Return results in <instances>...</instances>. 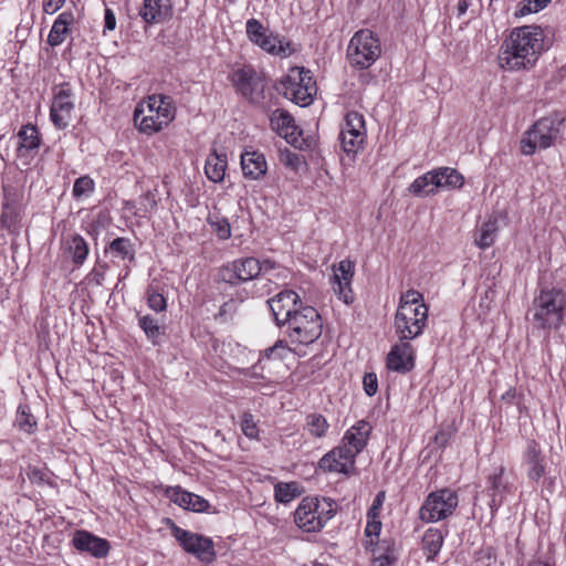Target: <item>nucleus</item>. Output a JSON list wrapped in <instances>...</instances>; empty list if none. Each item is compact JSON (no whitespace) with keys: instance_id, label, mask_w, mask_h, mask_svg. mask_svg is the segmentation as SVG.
Masks as SVG:
<instances>
[{"instance_id":"f257e3e1","label":"nucleus","mask_w":566,"mask_h":566,"mask_svg":"<svg viewBox=\"0 0 566 566\" xmlns=\"http://www.w3.org/2000/svg\"><path fill=\"white\" fill-rule=\"evenodd\" d=\"M543 50L544 34L541 27L514 28L501 45L499 65L509 71L530 70Z\"/></svg>"},{"instance_id":"f03ea898","label":"nucleus","mask_w":566,"mask_h":566,"mask_svg":"<svg viewBox=\"0 0 566 566\" xmlns=\"http://www.w3.org/2000/svg\"><path fill=\"white\" fill-rule=\"evenodd\" d=\"M428 321V307L423 296L416 290H408L400 296L395 315V332L400 340H410L422 334Z\"/></svg>"},{"instance_id":"7ed1b4c3","label":"nucleus","mask_w":566,"mask_h":566,"mask_svg":"<svg viewBox=\"0 0 566 566\" xmlns=\"http://www.w3.org/2000/svg\"><path fill=\"white\" fill-rule=\"evenodd\" d=\"M175 115L176 107L170 96L151 95L135 108L134 122L142 133L151 135L168 126Z\"/></svg>"},{"instance_id":"20e7f679","label":"nucleus","mask_w":566,"mask_h":566,"mask_svg":"<svg viewBox=\"0 0 566 566\" xmlns=\"http://www.w3.org/2000/svg\"><path fill=\"white\" fill-rule=\"evenodd\" d=\"M566 294L558 289H542L533 301V321L543 329H557L564 321Z\"/></svg>"},{"instance_id":"39448f33","label":"nucleus","mask_w":566,"mask_h":566,"mask_svg":"<svg viewBox=\"0 0 566 566\" xmlns=\"http://www.w3.org/2000/svg\"><path fill=\"white\" fill-rule=\"evenodd\" d=\"M564 122L565 117L558 113L538 119L524 134L521 140V151L530 156L533 155L536 149L551 147L560 137Z\"/></svg>"},{"instance_id":"423d86ee","label":"nucleus","mask_w":566,"mask_h":566,"mask_svg":"<svg viewBox=\"0 0 566 566\" xmlns=\"http://www.w3.org/2000/svg\"><path fill=\"white\" fill-rule=\"evenodd\" d=\"M292 344L310 345L319 338L323 331L321 315L313 306L300 305L298 311L285 323Z\"/></svg>"},{"instance_id":"0eeeda50","label":"nucleus","mask_w":566,"mask_h":566,"mask_svg":"<svg viewBox=\"0 0 566 566\" xmlns=\"http://www.w3.org/2000/svg\"><path fill=\"white\" fill-rule=\"evenodd\" d=\"M335 512L336 504L332 499L307 496L295 510L294 521L305 532H317L325 526Z\"/></svg>"},{"instance_id":"6e6552de","label":"nucleus","mask_w":566,"mask_h":566,"mask_svg":"<svg viewBox=\"0 0 566 566\" xmlns=\"http://www.w3.org/2000/svg\"><path fill=\"white\" fill-rule=\"evenodd\" d=\"M279 90L295 104L307 106L316 94V83L308 70L295 66L281 80Z\"/></svg>"},{"instance_id":"1a4fd4ad","label":"nucleus","mask_w":566,"mask_h":566,"mask_svg":"<svg viewBox=\"0 0 566 566\" xmlns=\"http://www.w3.org/2000/svg\"><path fill=\"white\" fill-rule=\"evenodd\" d=\"M379 39L369 30H359L350 39L347 48L349 63L358 69H367L380 56Z\"/></svg>"},{"instance_id":"9d476101","label":"nucleus","mask_w":566,"mask_h":566,"mask_svg":"<svg viewBox=\"0 0 566 566\" xmlns=\"http://www.w3.org/2000/svg\"><path fill=\"white\" fill-rule=\"evenodd\" d=\"M459 503L458 494L450 489L431 492L419 510L422 522L434 523L453 514Z\"/></svg>"},{"instance_id":"9b49d317","label":"nucleus","mask_w":566,"mask_h":566,"mask_svg":"<svg viewBox=\"0 0 566 566\" xmlns=\"http://www.w3.org/2000/svg\"><path fill=\"white\" fill-rule=\"evenodd\" d=\"M248 39L269 54L286 57L292 53L291 43L269 31L259 20L247 21Z\"/></svg>"},{"instance_id":"f8f14e48","label":"nucleus","mask_w":566,"mask_h":566,"mask_svg":"<svg viewBox=\"0 0 566 566\" xmlns=\"http://www.w3.org/2000/svg\"><path fill=\"white\" fill-rule=\"evenodd\" d=\"M171 531L175 538L187 553L195 555L203 563H210L214 558V545L209 537L186 531L174 523Z\"/></svg>"},{"instance_id":"ddd939ff","label":"nucleus","mask_w":566,"mask_h":566,"mask_svg":"<svg viewBox=\"0 0 566 566\" xmlns=\"http://www.w3.org/2000/svg\"><path fill=\"white\" fill-rule=\"evenodd\" d=\"M237 91L249 102L259 103L263 98L264 83L252 66H243L232 74Z\"/></svg>"},{"instance_id":"4468645a","label":"nucleus","mask_w":566,"mask_h":566,"mask_svg":"<svg viewBox=\"0 0 566 566\" xmlns=\"http://www.w3.org/2000/svg\"><path fill=\"white\" fill-rule=\"evenodd\" d=\"M366 137L364 116L357 112H349L342 125L339 139L345 153H356Z\"/></svg>"},{"instance_id":"2eb2a0df","label":"nucleus","mask_w":566,"mask_h":566,"mask_svg":"<svg viewBox=\"0 0 566 566\" xmlns=\"http://www.w3.org/2000/svg\"><path fill=\"white\" fill-rule=\"evenodd\" d=\"M270 124L281 137L295 148H302L305 139L303 132L296 126L292 115L283 109H275L270 117Z\"/></svg>"},{"instance_id":"dca6fc26","label":"nucleus","mask_w":566,"mask_h":566,"mask_svg":"<svg viewBox=\"0 0 566 566\" xmlns=\"http://www.w3.org/2000/svg\"><path fill=\"white\" fill-rule=\"evenodd\" d=\"M277 326H285L302 305L300 296L292 290H284L268 301Z\"/></svg>"},{"instance_id":"f3484780","label":"nucleus","mask_w":566,"mask_h":566,"mask_svg":"<svg viewBox=\"0 0 566 566\" xmlns=\"http://www.w3.org/2000/svg\"><path fill=\"white\" fill-rule=\"evenodd\" d=\"M522 468L532 483L538 484L546 475L545 457L535 441H530L522 455Z\"/></svg>"},{"instance_id":"a211bd4d","label":"nucleus","mask_w":566,"mask_h":566,"mask_svg":"<svg viewBox=\"0 0 566 566\" xmlns=\"http://www.w3.org/2000/svg\"><path fill=\"white\" fill-rule=\"evenodd\" d=\"M73 111L72 92L67 85L61 86L54 95L50 111L54 126L60 129L66 128L71 123Z\"/></svg>"},{"instance_id":"6ab92c4d","label":"nucleus","mask_w":566,"mask_h":566,"mask_svg":"<svg viewBox=\"0 0 566 566\" xmlns=\"http://www.w3.org/2000/svg\"><path fill=\"white\" fill-rule=\"evenodd\" d=\"M370 433L371 426L369 422L359 420L345 432L342 444L338 447L355 460L356 455L367 446Z\"/></svg>"},{"instance_id":"aec40b11","label":"nucleus","mask_w":566,"mask_h":566,"mask_svg":"<svg viewBox=\"0 0 566 566\" xmlns=\"http://www.w3.org/2000/svg\"><path fill=\"white\" fill-rule=\"evenodd\" d=\"M72 544L77 551L88 553L96 558L105 557L111 548L107 539L95 536L85 530L74 532Z\"/></svg>"},{"instance_id":"412c9836","label":"nucleus","mask_w":566,"mask_h":566,"mask_svg":"<svg viewBox=\"0 0 566 566\" xmlns=\"http://www.w3.org/2000/svg\"><path fill=\"white\" fill-rule=\"evenodd\" d=\"M504 472L505 468L500 465L488 475L486 492L491 499L490 507L493 512L502 505L505 493L512 492V484L504 478Z\"/></svg>"},{"instance_id":"4be33fe9","label":"nucleus","mask_w":566,"mask_h":566,"mask_svg":"<svg viewBox=\"0 0 566 566\" xmlns=\"http://www.w3.org/2000/svg\"><path fill=\"white\" fill-rule=\"evenodd\" d=\"M415 366L413 348L409 340H400L392 346L387 356V367L397 373H408Z\"/></svg>"},{"instance_id":"5701e85b","label":"nucleus","mask_w":566,"mask_h":566,"mask_svg":"<svg viewBox=\"0 0 566 566\" xmlns=\"http://www.w3.org/2000/svg\"><path fill=\"white\" fill-rule=\"evenodd\" d=\"M318 468L324 472H336L349 475L355 471V460L339 447H336L318 461Z\"/></svg>"},{"instance_id":"b1692460","label":"nucleus","mask_w":566,"mask_h":566,"mask_svg":"<svg viewBox=\"0 0 566 566\" xmlns=\"http://www.w3.org/2000/svg\"><path fill=\"white\" fill-rule=\"evenodd\" d=\"M354 266L349 260H343L337 266H334L333 289L346 304L353 301L350 283L354 276Z\"/></svg>"},{"instance_id":"393cba45","label":"nucleus","mask_w":566,"mask_h":566,"mask_svg":"<svg viewBox=\"0 0 566 566\" xmlns=\"http://www.w3.org/2000/svg\"><path fill=\"white\" fill-rule=\"evenodd\" d=\"M241 168L243 176L251 180L262 178L268 170L265 157L256 150H245L241 155Z\"/></svg>"},{"instance_id":"a878e982","label":"nucleus","mask_w":566,"mask_h":566,"mask_svg":"<svg viewBox=\"0 0 566 566\" xmlns=\"http://www.w3.org/2000/svg\"><path fill=\"white\" fill-rule=\"evenodd\" d=\"M168 494L176 504L193 512H203L209 507L207 500L197 494L184 491L179 486L168 490Z\"/></svg>"},{"instance_id":"bb28decb","label":"nucleus","mask_w":566,"mask_h":566,"mask_svg":"<svg viewBox=\"0 0 566 566\" xmlns=\"http://www.w3.org/2000/svg\"><path fill=\"white\" fill-rule=\"evenodd\" d=\"M74 18L71 12H62L54 21L52 29L48 36V43L51 46L62 44L69 33V25L73 22Z\"/></svg>"},{"instance_id":"cd10ccee","label":"nucleus","mask_w":566,"mask_h":566,"mask_svg":"<svg viewBox=\"0 0 566 566\" xmlns=\"http://www.w3.org/2000/svg\"><path fill=\"white\" fill-rule=\"evenodd\" d=\"M20 139L18 153L19 156H24L30 151L38 149L41 144V138L35 126L28 124L21 127L18 133Z\"/></svg>"},{"instance_id":"c85d7f7f","label":"nucleus","mask_w":566,"mask_h":566,"mask_svg":"<svg viewBox=\"0 0 566 566\" xmlns=\"http://www.w3.org/2000/svg\"><path fill=\"white\" fill-rule=\"evenodd\" d=\"M227 169V156L212 151L206 160L205 172L209 180L221 182L224 179Z\"/></svg>"},{"instance_id":"c756f323","label":"nucleus","mask_w":566,"mask_h":566,"mask_svg":"<svg viewBox=\"0 0 566 566\" xmlns=\"http://www.w3.org/2000/svg\"><path fill=\"white\" fill-rule=\"evenodd\" d=\"M437 177L436 170L432 169L416 178L409 186L408 191L418 197L433 195L437 190L436 185H440Z\"/></svg>"},{"instance_id":"7c9ffc66","label":"nucleus","mask_w":566,"mask_h":566,"mask_svg":"<svg viewBox=\"0 0 566 566\" xmlns=\"http://www.w3.org/2000/svg\"><path fill=\"white\" fill-rule=\"evenodd\" d=\"M241 283L252 281L261 274V261L253 258H240L232 261Z\"/></svg>"},{"instance_id":"2f4dec72","label":"nucleus","mask_w":566,"mask_h":566,"mask_svg":"<svg viewBox=\"0 0 566 566\" xmlns=\"http://www.w3.org/2000/svg\"><path fill=\"white\" fill-rule=\"evenodd\" d=\"M443 544V535L438 528H429L422 537V549L427 560H433Z\"/></svg>"},{"instance_id":"473e14b6","label":"nucleus","mask_w":566,"mask_h":566,"mask_svg":"<svg viewBox=\"0 0 566 566\" xmlns=\"http://www.w3.org/2000/svg\"><path fill=\"white\" fill-rule=\"evenodd\" d=\"M106 252H109L114 258H117L122 261H133L135 259L134 245L128 238L124 237L114 239L108 244Z\"/></svg>"},{"instance_id":"72a5a7b5","label":"nucleus","mask_w":566,"mask_h":566,"mask_svg":"<svg viewBox=\"0 0 566 566\" xmlns=\"http://www.w3.org/2000/svg\"><path fill=\"white\" fill-rule=\"evenodd\" d=\"M438 175L440 185H436L438 188H461L464 184V177L454 168L440 167L434 169Z\"/></svg>"},{"instance_id":"f704fd0d","label":"nucleus","mask_w":566,"mask_h":566,"mask_svg":"<svg viewBox=\"0 0 566 566\" xmlns=\"http://www.w3.org/2000/svg\"><path fill=\"white\" fill-rule=\"evenodd\" d=\"M67 251L76 265H81L87 258L88 247L86 241L80 234L72 235L67 241Z\"/></svg>"},{"instance_id":"c9c22d12","label":"nucleus","mask_w":566,"mask_h":566,"mask_svg":"<svg viewBox=\"0 0 566 566\" xmlns=\"http://www.w3.org/2000/svg\"><path fill=\"white\" fill-rule=\"evenodd\" d=\"M497 231L496 221L489 219L486 222H484L480 229L479 238L475 239V243L481 249H486L491 247L495 240Z\"/></svg>"},{"instance_id":"e433bc0d","label":"nucleus","mask_w":566,"mask_h":566,"mask_svg":"<svg viewBox=\"0 0 566 566\" xmlns=\"http://www.w3.org/2000/svg\"><path fill=\"white\" fill-rule=\"evenodd\" d=\"M306 428L311 436L322 438L326 434L329 424L324 416L311 413L306 417Z\"/></svg>"},{"instance_id":"4c0bfd02","label":"nucleus","mask_w":566,"mask_h":566,"mask_svg":"<svg viewBox=\"0 0 566 566\" xmlns=\"http://www.w3.org/2000/svg\"><path fill=\"white\" fill-rule=\"evenodd\" d=\"M15 424L20 430L27 433H33L36 429V420L31 415L28 406H19L17 411Z\"/></svg>"},{"instance_id":"58836bf2","label":"nucleus","mask_w":566,"mask_h":566,"mask_svg":"<svg viewBox=\"0 0 566 566\" xmlns=\"http://www.w3.org/2000/svg\"><path fill=\"white\" fill-rule=\"evenodd\" d=\"M368 549L371 551L373 559L385 558L387 556L397 557L396 544L390 538L374 542V545H369Z\"/></svg>"},{"instance_id":"ea45409f","label":"nucleus","mask_w":566,"mask_h":566,"mask_svg":"<svg viewBox=\"0 0 566 566\" xmlns=\"http://www.w3.org/2000/svg\"><path fill=\"white\" fill-rule=\"evenodd\" d=\"M138 325L153 343H155L156 339L161 335V327L159 326L158 322L149 315L140 316L138 319Z\"/></svg>"},{"instance_id":"a19ab883","label":"nucleus","mask_w":566,"mask_h":566,"mask_svg":"<svg viewBox=\"0 0 566 566\" xmlns=\"http://www.w3.org/2000/svg\"><path fill=\"white\" fill-rule=\"evenodd\" d=\"M274 491L275 500L280 503H289L298 495L295 483H279Z\"/></svg>"},{"instance_id":"79ce46f5","label":"nucleus","mask_w":566,"mask_h":566,"mask_svg":"<svg viewBox=\"0 0 566 566\" xmlns=\"http://www.w3.org/2000/svg\"><path fill=\"white\" fill-rule=\"evenodd\" d=\"M217 281L235 286L241 283L232 262L224 264L217 272Z\"/></svg>"},{"instance_id":"37998d69","label":"nucleus","mask_w":566,"mask_h":566,"mask_svg":"<svg viewBox=\"0 0 566 566\" xmlns=\"http://www.w3.org/2000/svg\"><path fill=\"white\" fill-rule=\"evenodd\" d=\"M94 191V181L88 176L80 177L75 180L73 186V196L76 199L88 197Z\"/></svg>"},{"instance_id":"c03bdc74","label":"nucleus","mask_w":566,"mask_h":566,"mask_svg":"<svg viewBox=\"0 0 566 566\" xmlns=\"http://www.w3.org/2000/svg\"><path fill=\"white\" fill-rule=\"evenodd\" d=\"M208 222L220 239L226 240L231 237V228L227 219L219 217L218 214H210L208 217Z\"/></svg>"},{"instance_id":"a18cd8bd","label":"nucleus","mask_w":566,"mask_h":566,"mask_svg":"<svg viewBox=\"0 0 566 566\" xmlns=\"http://www.w3.org/2000/svg\"><path fill=\"white\" fill-rule=\"evenodd\" d=\"M242 432L250 439H256L259 434V430L256 423L253 419V416L250 413H244L241 421Z\"/></svg>"},{"instance_id":"49530a36","label":"nucleus","mask_w":566,"mask_h":566,"mask_svg":"<svg viewBox=\"0 0 566 566\" xmlns=\"http://www.w3.org/2000/svg\"><path fill=\"white\" fill-rule=\"evenodd\" d=\"M381 531V522L376 520V517H371V520L368 521L366 528H365V536L368 537L365 542V547L369 548V545H374V538L373 536H378Z\"/></svg>"},{"instance_id":"de8ad7c7","label":"nucleus","mask_w":566,"mask_h":566,"mask_svg":"<svg viewBox=\"0 0 566 566\" xmlns=\"http://www.w3.org/2000/svg\"><path fill=\"white\" fill-rule=\"evenodd\" d=\"M147 303L149 307L156 312H163L167 306L164 295L157 292L148 293Z\"/></svg>"},{"instance_id":"09e8293b","label":"nucleus","mask_w":566,"mask_h":566,"mask_svg":"<svg viewBox=\"0 0 566 566\" xmlns=\"http://www.w3.org/2000/svg\"><path fill=\"white\" fill-rule=\"evenodd\" d=\"M541 2L544 3L542 0H524L521 2L516 14L526 15L528 13L538 12L543 9Z\"/></svg>"},{"instance_id":"8fccbe9b","label":"nucleus","mask_w":566,"mask_h":566,"mask_svg":"<svg viewBox=\"0 0 566 566\" xmlns=\"http://www.w3.org/2000/svg\"><path fill=\"white\" fill-rule=\"evenodd\" d=\"M364 390L368 396H374L378 389L377 376L373 373L366 374L363 379Z\"/></svg>"},{"instance_id":"3c124183","label":"nucleus","mask_w":566,"mask_h":566,"mask_svg":"<svg viewBox=\"0 0 566 566\" xmlns=\"http://www.w3.org/2000/svg\"><path fill=\"white\" fill-rule=\"evenodd\" d=\"M289 350L287 346L283 340H279L274 346L266 349V356L269 358H283L285 353Z\"/></svg>"},{"instance_id":"603ef678","label":"nucleus","mask_w":566,"mask_h":566,"mask_svg":"<svg viewBox=\"0 0 566 566\" xmlns=\"http://www.w3.org/2000/svg\"><path fill=\"white\" fill-rule=\"evenodd\" d=\"M495 290L493 287H489L484 294L480 297V307L484 308L485 312L491 310L492 302L495 297Z\"/></svg>"},{"instance_id":"864d4df0","label":"nucleus","mask_w":566,"mask_h":566,"mask_svg":"<svg viewBox=\"0 0 566 566\" xmlns=\"http://www.w3.org/2000/svg\"><path fill=\"white\" fill-rule=\"evenodd\" d=\"M64 2L65 0H44L43 11L48 14H53L63 7Z\"/></svg>"},{"instance_id":"5fc2aeb1","label":"nucleus","mask_w":566,"mask_h":566,"mask_svg":"<svg viewBox=\"0 0 566 566\" xmlns=\"http://www.w3.org/2000/svg\"><path fill=\"white\" fill-rule=\"evenodd\" d=\"M384 501H385V492L381 491V492H379L376 495V497H375V500L373 502V505H371V507H370V510L368 512L369 517H376L378 515L379 510L381 509Z\"/></svg>"},{"instance_id":"6e6d98bb","label":"nucleus","mask_w":566,"mask_h":566,"mask_svg":"<svg viewBox=\"0 0 566 566\" xmlns=\"http://www.w3.org/2000/svg\"><path fill=\"white\" fill-rule=\"evenodd\" d=\"M116 27V18L111 9L105 10L104 28L105 30L113 31Z\"/></svg>"},{"instance_id":"4d7b16f0","label":"nucleus","mask_w":566,"mask_h":566,"mask_svg":"<svg viewBox=\"0 0 566 566\" xmlns=\"http://www.w3.org/2000/svg\"><path fill=\"white\" fill-rule=\"evenodd\" d=\"M276 268H279V265L273 260L265 259L261 262V273L265 275L271 274L274 270H276Z\"/></svg>"},{"instance_id":"13d9d810","label":"nucleus","mask_w":566,"mask_h":566,"mask_svg":"<svg viewBox=\"0 0 566 566\" xmlns=\"http://www.w3.org/2000/svg\"><path fill=\"white\" fill-rule=\"evenodd\" d=\"M397 557H385V558H376L373 559V566H392L396 562Z\"/></svg>"},{"instance_id":"bf43d9fd","label":"nucleus","mask_w":566,"mask_h":566,"mask_svg":"<svg viewBox=\"0 0 566 566\" xmlns=\"http://www.w3.org/2000/svg\"><path fill=\"white\" fill-rule=\"evenodd\" d=\"M469 3L467 0H460L457 6L458 15H462L467 12Z\"/></svg>"},{"instance_id":"052dcab7","label":"nucleus","mask_w":566,"mask_h":566,"mask_svg":"<svg viewBox=\"0 0 566 566\" xmlns=\"http://www.w3.org/2000/svg\"><path fill=\"white\" fill-rule=\"evenodd\" d=\"M528 566H551V565L547 563H544L542 560H535V562L531 563Z\"/></svg>"},{"instance_id":"680f3d73","label":"nucleus","mask_w":566,"mask_h":566,"mask_svg":"<svg viewBox=\"0 0 566 566\" xmlns=\"http://www.w3.org/2000/svg\"><path fill=\"white\" fill-rule=\"evenodd\" d=\"M510 397H514V392L507 391V392L503 396V399H506V398H510Z\"/></svg>"},{"instance_id":"e2e57ef3","label":"nucleus","mask_w":566,"mask_h":566,"mask_svg":"<svg viewBox=\"0 0 566 566\" xmlns=\"http://www.w3.org/2000/svg\"><path fill=\"white\" fill-rule=\"evenodd\" d=\"M280 277V274H273L270 280Z\"/></svg>"}]
</instances>
